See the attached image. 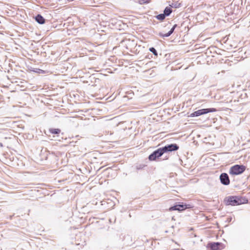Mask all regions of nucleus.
Wrapping results in <instances>:
<instances>
[{
  "label": "nucleus",
  "instance_id": "f257e3e1",
  "mask_svg": "<svg viewBox=\"0 0 250 250\" xmlns=\"http://www.w3.org/2000/svg\"><path fill=\"white\" fill-rule=\"evenodd\" d=\"M227 205L237 206L246 203L247 200L238 196H229L225 200Z\"/></svg>",
  "mask_w": 250,
  "mask_h": 250
},
{
  "label": "nucleus",
  "instance_id": "f03ea898",
  "mask_svg": "<svg viewBox=\"0 0 250 250\" xmlns=\"http://www.w3.org/2000/svg\"><path fill=\"white\" fill-rule=\"evenodd\" d=\"M246 168L245 166L235 165L230 168L229 173L232 175H239L243 173Z\"/></svg>",
  "mask_w": 250,
  "mask_h": 250
},
{
  "label": "nucleus",
  "instance_id": "7ed1b4c3",
  "mask_svg": "<svg viewBox=\"0 0 250 250\" xmlns=\"http://www.w3.org/2000/svg\"><path fill=\"white\" fill-rule=\"evenodd\" d=\"M164 153V152L162 147L159 148L150 154L148 157V159L150 161H154L157 158L161 157Z\"/></svg>",
  "mask_w": 250,
  "mask_h": 250
},
{
  "label": "nucleus",
  "instance_id": "20e7f679",
  "mask_svg": "<svg viewBox=\"0 0 250 250\" xmlns=\"http://www.w3.org/2000/svg\"><path fill=\"white\" fill-rule=\"evenodd\" d=\"M192 207L190 205H177L171 207L169 208V211L178 210L179 211H183L187 208H191Z\"/></svg>",
  "mask_w": 250,
  "mask_h": 250
},
{
  "label": "nucleus",
  "instance_id": "39448f33",
  "mask_svg": "<svg viewBox=\"0 0 250 250\" xmlns=\"http://www.w3.org/2000/svg\"><path fill=\"white\" fill-rule=\"evenodd\" d=\"M164 153L167 151H176L179 149V146L176 144H173L166 146L162 147Z\"/></svg>",
  "mask_w": 250,
  "mask_h": 250
},
{
  "label": "nucleus",
  "instance_id": "423d86ee",
  "mask_svg": "<svg viewBox=\"0 0 250 250\" xmlns=\"http://www.w3.org/2000/svg\"><path fill=\"white\" fill-rule=\"evenodd\" d=\"M220 180L221 183L224 185H229L230 183L229 176L226 173H223L220 175Z\"/></svg>",
  "mask_w": 250,
  "mask_h": 250
},
{
  "label": "nucleus",
  "instance_id": "0eeeda50",
  "mask_svg": "<svg viewBox=\"0 0 250 250\" xmlns=\"http://www.w3.org/2000/svg\"><path fill=\"white\" fill-rule=\"evenodd\" d=\"M216 111V109L214 108H205L199 109L196 111L197 116L202 115L209 112H213Z\"/></svg>",
  "mask_w": 250,
  "mask_h": 250
},
{
  "label": "nucleus",
  "instance_id": "6e6552de",
  "mask_svg": "<svg viewBox=\"0 0 250 250\" xmlns=\"http://www.w3.org/2000/svg\"><path fill=\"white\" fill-rule=\"evenodd\" d=\"M220 244L219 243H213L210 244V248L212 250H220Z\"/></svg>",
  "mask_w": 250,
  "mask_h": 250
},
{
  "label": "nucleus",
  "instance_id": "1a4fd4ad",
  "mask_svg": "<svg viewBox=\"0 0 250 250\" xmlns=\"http://www.w3.org/2000/svg\"><path fill=\"white\" fill-rule=\"evenodd\" d=\"M36 21L40 24H43L45 22L44 19L41 15H38L36 17Z\"/></svg>",
  "mask_w": 250,
  "mask_h": 250
},
{
  "label": "nucleus",
  "instance_id": "9d476101",
  "mask_svg": "<svg viewBox=\"0 0 250 250\" xmlns=\"http://www.w3.org/2000/svg\"><path fill=\"white\" fill-rule=\"evenodd\" d=\"M49 131L53 134H59L61 133V130L59 128H50Z\"/></svg>",
  "mask_w": 250,
  "mask_h": 250
},
{
  "label": "nucleus",
  "instance_id": "9b49d317",
  "mask_svg": "<svg viewBox=\"0 0 250 250\" xmlns=\"http://www.w3.org/2000/svg\"><path fill=\"white\" fill-rule=\"evenodd\" d=\"M172 12V9L170 7H167L164 10V14L165 16L169 15Z\"/></svg>",
  "mask_w": 250,
  "mask_h": 250
},
{
  "label": "nucleus",
  "instance_id": "f8f14e48",
  "mask_svg": "<svg viewBox=\"0 0 250 250\" xmlns=\"http://www.w3.org/2000/svg\"><path fill=\"white\" fill-rule=\"evenodd\" d=\"M177 24H174L173 27L171 29V30L167 34H165L164 36L165 37H168L174 31L175 28L176 27Z\"/></svg>",
  "mask_w": 250,
  "mask_h": 250
},
{
  "label": "nucleus",
  "instance_id": "ddd939ff",
  "mask_svg": "<svg viewBox=\"0 0 250 250\" xmlns=\"http://www.w3.org/2000/svg\"><path fill=\"white\" fill-rule=\"evenodd\" d=\"M166 16L164 14H161L156 16V18L160 21H163L165 19Z\"/></svg>",
  "mask_w": 250,
  "mask_h": 250
},
{
  "label": "nucleus",
  "instance_id": "4468645a",
  "mask_svg": "<svg viewBox=\"0 0 250 250\" xmlns=\"http://www.w3.org/2000/svg\"><path fill=\"white\" fill-rule=\"evenodd\" d=\"M149 50H150V51L152 52L155 55H156V56L157 55V51L154 48H153V47L150 48Z\"/></svg>",
  "mask_w": 250,
  "mask_h": 250
},
{
  "label": "nucleus",
  "instance_id": "2eb2a0df",
  "mask_svg": "<svg viewBox=\"0 0 250 250\" xmlns=\"http://www.w3.org/2000/svg\"><path fill=\"white\" fill-rule=\"evenodd\" d=\"M188 117H197V114L196 111L191 113L188 116Z\"/></svg>",
  "mask_w": 250,
  "mask_h": 250
},
{
  "label": "nucleus",
  "instance_id": "dca6fc26",
  "mask_svg": "<svg viewBox=\"0 0 250 250\" xmlns=\"http://www.w3.org/2000/svg\"><path fill=\"white\" fill-rule=\"evenodd\" d=\"M39 73H44V70H41V69H39V71H38Z\"/></svg>",
  "mask_w": 250,
  "mask_h": 250
}]
</instances>
